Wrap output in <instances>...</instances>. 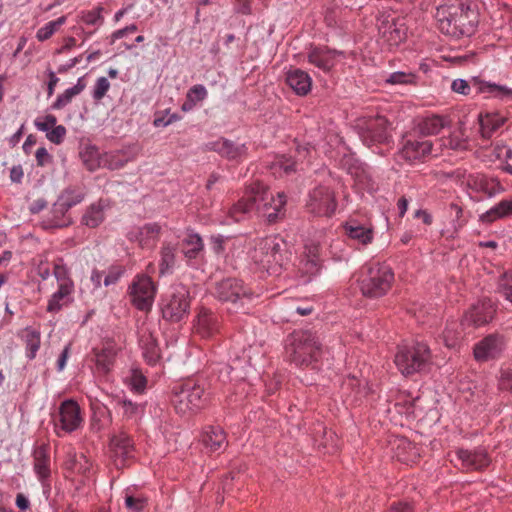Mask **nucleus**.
<instances>
[{
  "label": "nucleus",
  "mask_w": 512,
  "mask_h": 512,
  "mask_svg": "<svg viewBox=\"0 0 512 512\" xmlns=\"http://www.w3.org/2000/svg\"><path fill=\"white\" fill-rule=\"evenodd\" d=\"M346 236L361 245H368L374 238L373 226L369 222L361 223L356 219H349L343 225Z\"/></svg>",
  "instance_id": "a878e982"
},
{
  "label": "nucleus",
  "mask_w": 512,
  "mask_h": 512,
  "mask_svg": "<svg viewBox=\"0 0 512 512\" xmlns=\"http://www.w3.org/2000/svg\"><path fill=\"white\" fill-rule=\"evenodd\" d=\"M104 220V206L101 201L91 204L82 217V223L90 228L99 226Z\"/></svg>",
  "instance_id": "a18cd8bd"
},
{
  "label": "nucleus",
  "mask_w": 512,
  "mask_h": 512,
  "mask_svg": "<svg viewBox=\"0 0 512 512\" xmlns=\"http://www.w3.org/2000/svg\"><path fill=\"white\" fill-rule=\"evenodd\" d=\"M110 87L111 84L106 77H98L91 91V96L93 100L95 102H100L105 97Z\"/></svg>",
  "instance_id": "864d4df0"
},
{
  "label": "nucleus",
  "mask_w": 512,
  "mask_h": 512,
  "mask_svg": "<svg viewBox=\"0 0 512 512\" xmlns=\"http://www.w3.org/2000/svg\"><path fill=\"white\" fill-rule=\"evenodd\" d=\"M203 250L204 243L201 236L193 231H187L181 242V252L187 263L192 265V262L202 254Z\"/></svg>",
  "instance_id": "2f4dec72"
},
{
  "label": "nucleus",
  "mask_w": 512,
  "mask_h": 512,
  "mask_svg": "<svg viewBox=\"0 0 512 512\" xmlns=\"http://www.w3.org/2000/svg\"><path fill=\"white\" fill-rule=\"evenodd\" d=\"M512 216V198L502 199L488 211L480 215L482 223H492L499 219Z\"/></svg>",
  "instance_id": "e433bc0d"
},
{
  "label": "nucleus",
  "mask_w": 512,
  "mask_h": 512,
  "mask_svg": "<svg viewBox=\"0 0 512 512\" xmlns=\"http://www.w3.org/2000/svg\"><path fill=\"white\" fill-rule=\"evenodd\" d=\"M171 402L180 415L196 413L209 402V394L203 384L189 379L174 386Z\"/></svg>",
  "instance_id": "39448f33"
},
{
  "label": "nucleus",
  "mask_w": 512,
  "mask_h": 512,
  "mask_svg": "<svg viewBox=\"0 0 512 512\" xmlns=\"http://www.w3.org/2000/svg\"><path fill=\"white\" fill-rule=\"evenodd\" d=\"M132 304L141 311L151 309L156 295V285L144 274L137 275L129 287Z\"/></svg>",
  "instance_id": "ddd939ff"
},
{
  "label": "nucleus",
  "mask_w": 512,
  "mask_h": 512,
  "mask_svg": "<svg viewBox=\"0 0 512 512\" xmlns=\"http://www.w3.org/2000/svg\"><path fill=\"white\" fill-rule=\"evenodd\" d=\"M208 91L202 84L193 85L186 94L187 99H191L195 104L207 98Z\"/></svg>",
  "instance_id": "13d9d810"
},
{
  "label": "nucleus",
  "mask_w": 512,
  "mask_h": 512,
  "mask_svg": "<svg viewBox=\"0 0 512 512\" xmlns=\"http://www.w3.org/2000/svg\"><path fill=\"white\" fill-rule=\"evenodd\" d=\"M83 422L81 409L78 403L72 399L64 400L58 409V416L55 419V429L58 436L59 430L71 433L77 430Z\"/></svg>",
  "instance_id": "dca6fc26"
},
{
  "label": "nucleus",
  "mask_w": 512,
  "mask_h": 512,
  "mask_svg": "<svg viewBox=\"0 0 512 512\" xmlns=\"http://www.w3.org/2000/svg\"><path fill=\"white\" fill-rule=\"evenodd\" d=\"M147 384L146 377L138 370H132L130 377V386L133 391H144Z\"/></svg>",
  "instance_id": "680f3d73"
},
{
  "label": "nucleus",
  "mask_w": 512,
  "mask_h": 512,
  "mask_svg": "<svg viewBox=\"0 0 512 512\" xmlns=\"http://www.w3.org/2000/svg\"><path fill=\"white\" fill-rule=\"evenodd\" d=\"M504 120L497 114L487 113L479 116L480 132L483 138H490L502 126Z\"/></svg>",
  "instance_id": "79ce46f5"
},
{
  "label": "nucleus",
  "mask_w": 512,
  "mask_h": 512,
  "mask_svg": "<svg viewBox=\"0 0 512 512\" xmlns=\"http://www.w3.org/2000/svg\"><path fill=\"white\" fill-rule=\"evenodd\" d=\"M201 442L210 452H218L227 446L225 431L220 426H206L201 434Z\"/></svg>",
  "instance_id": "c756f323"
},
{
  "label": "nucleus",
  "mask_w": 512,
  "mask_h": 512,
  "mask_svg": "<svg viewBox=\"0 0 512 512\" xmlns=\"http://www.w3.org/2000/svg\"><path fill=\"white\" fill-rule=\"evenodd\" d=\"M507 346L504 335L492 333L474 345L473 355L478 362L496 360L502 356Z\"/></svg>",
  "instance_id": "4468645a"
},
{
  "label": "nucleus",
  "mask_w": 512,
  "mask_h": 512,
  "mask_svg": "<svg viewBox=\"0 0 512 512\" xmlns=\"http://www.w3.org/2000/svg\"><path fill=\"white\" fill-rule=\"evenodd\" d=\"M336 209L335 192L330 187L319 185L309 191L306 200L308 213L318 217H331Z\"/></svg>",
  "instance_id": "9b49d317"
},
{
  "label": "nucleus",
  "mask_w": 512,
  "mask_h": 512,
  "mask_svg": "<svg viewBox=\"0 0 512 512\" xmlns=\"http://www.w3.org/2000/svg\"><path fill=\"white\" fill-rule=\"evenodd\" d=\"M67 130L63 125H55L47 134L46 138L53 144L60 145L66 136Z\"/></svg>",
  "instance_id": "052dcab7"
},
{
  "label": "nucleus",
  "mask_w": 512,
  "mask_h": 512,
  "mask_svg": "<svg viewBox=\"0 0 512 512\" xmlns=\"http://www.w3.org/2000/svg\"><path fill=\"white\" fill-rule=\"evenodd\" d=\"M148 500L142 495H132L128 491L125 492L124 504L128 512H143L146 508Z\"/></svg>",
  "instance_id": "3c124183"
},
{
  "label": "nucleus",
  "mask_w": 512,
  "mask_h": 512,
  "mask_svg": "<svg viewBox=\"0 0 512 512\" xmlns=\"http://www.w3.org/2000/svg\"><path fill=\"white\" fill-rule=\"evenodd\" d=\"M296 161L286 155L276 156L270 164V169L275 176L290 175L296 172Z\"/></svg>",
  "instance_id": "a19ab883"
},
{
  "label": "nucleus",
  "mask_w": 512,
  "mask_h": 512,
  "mask_svg": "<svg viewBox=\"0 0 512 512\" xmlns=\"http://www.w3.org/2000/svg\"><path fill=\"white\" fill-rule=\"evenodd\" d=\"M73 287L59 285L57 290L50 296L47 304V312L58 313L64 307H67L73 302Z\"/></svg>",
  "instance_id": "473e14b6"
},
{
  "label": "nucleus",
  "mask_w": 512,
  "mask_h": 512,
  "mask_svg": "<svg viewBox=\"0 0 512 512\" xmlns=\"http://www.w3.org/2000/svg\"><path fill=\"white\" fill-rule=\"evenodd\" d=\"M57 118L52 114L37 117L34 120V126L38 131L45 132L46 134L56 125Z\"/></svg>",
  "instance_id": "4d7b16f0"
},
{
  "label": "nucleus",
  "mask_w": 512,
  "mask_h": 512,
  "mask_svg": "<svg viewBox=\"0 0 512 512\" xmlns=\"http://www.w3.org/2000/svg\"><path fill=\"white\" fill-rule=\"evenodd\" d=\"M117 406L124 418L135 421L142 418L146 407L144 403H134L128 399L119 400Z\"/></svg>",
  "instance_id": "37998d69"
},
{
  "label": "nucleus",
  "mask_w": 512,
  "mask_h": 512,
  "mask_svg": "<svg viewBox=\"0 0 512 512\" xmlns=\"http://www.w3.org/2000/svg\"><path fill=\"white\" fill-rule=\"evenodd\" d=\"M361 138L367 146L374 144H387L391 135L388 130V121L383 116L371 119L361 133Z\"/></svg>",
  "instance_id": "aec40b11"
},
{
  "label": "nucleus",
  "mask_w": 512,
  "mask_h": 512,
  "mask_svg": "<svg viewBox=\"0 0 512 512\" xmlns=\"http://www.w3.org/2000/svg\"><path fill=\"white\" fill-rule=\"evenodd\" d=\"M53 275L56 278L59 285H65L67 287L74 288V282L70 277L68 267L64 264L62 259H58L53 265Z\"/></svg>",
  "instance_id": "09e8293b"
},
{
  "label": "nucleus",
  "mask_w": 512,
  "mask_h": 512,
  "mask_svg": "<svg viewBox=\"0 0 512 512\" xmlns=\"http://www.w3.org/2000/svg\"><path fill=\"white\" fill-rule=\"evenodd\" d=\"M285 79L287 85L298 96H305L311 91L312 78L306 71L300 68H290L286 72Z\"/></svg>",
  "instance_id": "cd10ccee"
},
{
  "label": "nucleus",
  "mask_w": 512,
  "mask_h": 512,
  "mask_svg": "<svg viewBox=\"0 0 512 512\" xmlns=\"http://www.w3.org/2000/svg\"><path fill=\"white\" fill-rule=\"evenodd\" d=\"M36 161L38 166H45L49 162H51L52 157L48 153L47 149L45 147H40L37 149L35 153Z\"/></svg>",
  "instance_id": "338daca9"
},
{
  "label": "nucleus",
  "mask_w": 512,
  "mask_h": 512,
  "mask_svg": "<svg viewBox=\"0 0 512 512\" xmlns=\"http://www.w3.org/2000/svg\"><path fill=\"white\" fill-rule=\"evenodd\" d=\"M432 151V143L429 140H424L416 137H409L405 139L401 154L409 161L419 160Z\"/></svg>",
  "instance_id": "bb28decb"
},
{
  "label": "nucleus",
  "mask_w": 512,
  "mask_h": 512,
  "mask_svg": "<svg viewBox=\"0 0 512 512\" xmlns=\"http://www.w3.org/2000/svg\"><path fill=\"white\" fill-rule=\"evenodd\" d=\"M500 386L503 389H512V367L502 370L500 377Z\"/></svg>",
  "instance_id": "774afa93"
},
{
  "label": "nucleus",
  "mask_w": 512,
  "mask_h": 512,
  "mask_svg": "<svg viewBox=\"0 0 512 512\" xmlns=\"http://www.w3.org/2000/svg\"><path fill=\"white\" fill-rule=\"evenodd\" d=\"M204 148L207 151L218 153L229 161L242 162L248 157V147L246 144H239L222 137L207 142Z\"/></svg>",
  "instance_id": "a211bd4d"
},
{
  "label": "nucleus",
  "mask_w": 512,
  "mask_h": 512,
  "mask_svg": "<svg viewBox=\"0 0 512 512\" xmlns=\"http://www.w3.org/2000/svg\"><path fill=\"white\" fill-rule=\"evenodd\" d=\"M24 340L26 344V355L32 360L36 357V354L41 345V334L40 331L27 327L24 330Z\"/></svg>",
  "instance_id": "49530a36"
},
{
  "label": "nucleus",
  "mask_w": 512,
  "mask_h": 512,
  "mask_svg": "<svg viewBox=\"0 0 512 512\" xmlns=\"http://www.w3.org/2000/svg\"><path fill=\"white\" fill-rule=\"evenodd\" d=\"M176 265V247L170 243H163L160 249L159 274H171Z\"/></svg>",
  "instance_id": "ea45409f"
},
{
  "label": "nucleus",
  "mask_w": 512,
  "mask_h": 512,
  "mask_svg": "<svg viewBox=\"0 0 512 512\" xmlns=\"http://www.w3.org/2000/svg\"><path fill=\"white\" fill-rule=\"evenodd\" d=\"M139 344L146 362L155 365L160 359V349L156 338L150 332H144L140 336Z\"/></svg>",
  "instance_id": "c9c22d12"
},
{
  "label": "nucleus",
  "mask_w": 512,
  "mask_h": 512,
  "mask_svg": "<svg viewBox=\"0 0 512 512\" xmlns=\"http://www.w3.org/2000/svg\"><path fill=\"white\" fill-rule=\"evenodd\" d=\"M447 124L448 121L446 118L439 115H431L419 121L417 130L424 136L435 135L446 127Z\"/></svg>",
  "instance_id": "58836bf2"
},
{
  "label": "nucleus",
  "mask_w": 512,
  "mask_h": 512,
  "mask_svg": "<svg viewBox=\"0 0 512 512\" xmlns=\"http://www.w3.org/2000/svg\"><path fill=\"white\" fill-rule=\"evenodd\" d=\"M129 162L126 153L118 151H110L102 154L101 167L109 170H117L123 168Z\"/></svg>",
  "instance_id": "c03bdc74"
},
{
  "label": "nucleus",
  "mask_w": 512,
  "mask_h": 512,
  "mask_svg": "<svg viewBox=\"0 0 512 512\" xmlns=\"http://www.w3.org/2000/svg\"><path fill=\"white\" fill-rule=\"evenodd\" d=\"M469 174H467V171L463 168H457L450 173H448V177L453 179L456 183L460 184L461 186L466 187V181Z\"/></svg>",
  "instance_id": "0e129e2a"
},
{
  "label": "nucleus",
  "mask_w": 512,
  "mask_h": 512,
  "mask_svg": "<svg viewBox=\"0 0 512 512\" xmlns=\"http://www.w3.org/2000/svg\"><path fill=\"white\" fill-rule=\"evenodd\" d=\"M495 309L490 300H481L473 304L464 314L461 324L464 327H480L489 323Z\"/></svg>",
  "instance_id": "6ab92c4d"
},
{
  "label": "nucleus",
  "mask_w": 512,
  "mask_h": 512,
  "mask_svg": "<svg viewBox=\"0 0 512 512\" xmlns=\"http://www.w3.org/2000/svg\"><path fill=\"white\" fill-rule=\"evenodd\" d=\"M457 465L465 471L482 470L490 464V457L485 449H460L456 452Z\"/></svg>",
  "instance_id": "4be33fe9"
},
{
  "label": "nucleus",
  "mask_w": 512,
  "mask_h": 512,
  "mask_svg": "<svg viewBox=\"0 0 512 512\" xmlns=\"http://www.w3.org/2000/svg\"><path fill=\"white\" fill-rule=\"evenodd\" d=\"M65 22L66 16H61L56 20L49 21L38 29L36 33L37 40L41 42L48 40Z\"/></svg>",
  "instance_id": "8fccbe9b"
},
{
  "label": "nucleus",
  "mask_w": 512,
  "mask_h": 512,
  "mask_svg": "<svg viewBox=\"0 0 512 512\" xmlns=\"http://www.w3.org/2000/svg\"><path fill=\"white\" fill-rule=\"evenodd\" d=\"M451 90L455 93L467 96L474 91L476 94H486L487 97L508 99L512 97V89L493 82H488L473 77L470 82L464 79H455L451 83Z\"/></svg>",
  "instance_id": "6e6552de"
},
{
  "label": "nucleus",
  "mask_w": 512,
  "mask_h": 512,
  "mask_svg": "<svg viewBox=\"0 0 512 512\" xmlns=\"http://www.w3.org/2000/svg\"><path fill=\"white\" fill-rule=\"evenodd\" d=\"M50 464L49 446L47 444H42L35 447L33 450V469L44 490L50 489Z\"/></svg>",
  "instance_id": "412c9836"
},
{
  "label": "nucleus",
  "mask_w": 512,
  "mask_h": 512,
  "mask_svg": "<svg viewBox=\"0 0 512 512\" xmlns=\"http://www.w3.org/2000/svg\"><path fill=\"white\" fill-rule=\"evenodd\" d=\"M160 233V224L147 223L131 229L128 233V239L137 242L142 248H153L159 240Z\"/></svg>",
  "instance_id": "b1692460"
},
{
  "label": "nucleus",
  "mask_w": 512,
  "mask_h": 512,
  "mask_svg": "<svg viewBox=\"0 0 512 512\" xmlns=\"http://www.w3.org/2000/svg\"><path fill=\"white\" fill-rule=\"evenodd\" d=\"M449 214L452 217L451 225L454 232H458L464 227L466 221L463 219V209L456 203H451L448 208Z\"/></svg>",
  "instance_id": "5fc2aeb1"
},
{
  "label": "nucleus",
  "mask_w": 512,
  "mask_h": 512,
  "mask_svg": "<svg viewBox=\"0 0 512 512\" xmlns=\"http://www.w3.org/2000/svg\"><path fill=\"white\" fill-rule=\"evenodd\" d=\"M478 157L483 162L506 161L512 158V149L503 143H495L489 147L480 149Z\"/></svg>",
  "instance_id": "f704fd0d"
},
{
  "label": "nucleus",
  "mask_w": 512,
  "mask_h": 512,
  "mask_svg": "<svg viewBox=\"0 0 512 512\" xmlns=\"http://www.w3.org/2000/svg\"><path fill=\"white\" fill-rule=\"evenodd\" d=\"M499 287L504 297L512 303V274H505L500 280Z\"/></svg>",
  "instance_id": "e2e57ef3"
},
{
  "label": "nucleus",
  "mask_w": 512,
  "mask_h": 512,
  "mask_svg": "<svg viewBox=\"0 0 512 512\" xmlns=\"http://www.w3.org/2000/svg\"><path fill=\"white\" fill-rule=\"evenodd\" d=\"M102 7H97L93 10L82 11L79 14V19L86 25H101L103 23Z\"/></svg>",
  "instance_id": "6e6d98bb"
},
{
  "label": "nucleus",
  "mask_w": 512,
  "mask_h": 512,
  "mask_svg": "<svg viewBox=\"0 0 512 512\" xmlns=\"http://www.w3.org/2000/svg\"><path fill=\"white\" fill-rule=\"evenodd\" d=\"M190 309V296L184 286H176L161 302V312L165 320L179 322L187 317Z\"/></svg>",
  "instance_id": "9d476101"
},
{
  "label": "nucleus",
  "mask_w": 512,
  "mask_h": 512,
  "mask_svg": "<svg viewBox=\"0 0 512 512\" xmlns=\"http://www.w3.org/2000/svg\"><path fill=\"white\" fill-rule=\"evenodd\" d=\"M251 194H254L255 208L269 222H275L283 215L286 204V195L278 192L274 196L262 183L256 182L251 186Z\"/></svg>",
  "instance_id": "0eeeda50"
},
{
  "label": "nucleus",
  "mask_w": 512,
  "mask_h": 512,
  "mask_svg": "<svg viewBox=\"0 0 512 512\" xmlns=\"http://www.w3.org/2000/svg\"><path fill=\"white\" fill-rule=\"evenodd\" d=\"M254 208V194L250 193L247 197L239 199L229 208L228 219L223 223L229 224L230 222L242 221Z\"/></svg>",
  "instance_id": "72a5a7b5"
},
{
  "label": "nucleus",
  "mask_w": 512,
  "mask_h": 512,
  "mask_svg": "<svg viewBox=\"0 0 512 512\" xmlns=\"http://www.w3.org/2000/svg\"><path fill=\"white\" fill-rule=\"evenodd\" d=\"M195 329L203 338L213 336L219 329L218 317L211 310L201 308L197 314Z\"/></svg>",
  "instance_id": "7c9ffc66"
},
{
  "label": "nucleus",
  "mask_w": 512,
  "mask_h": 512,
  "mask_svg": "<svg viewBox=\"0 0 512 512\" xmlns=\"http://www.w3.org/2000/svg\"><path fill=\"white\" fill-rule=\"evenodd\" d=\"M406 38V29L402 24H398L393 21V23L389 26V40L393 41L395 44L404 41Z\"/></svg>",
  "instance_id": "bf43d9fd"
},
{
  "label": "nucleus",
  "mask_w": 512,
  "mask_h": 512,
  "mask_svg": "<svg viewBox=\"0 0 512 512\" xmlns=\"http://www.w3.org/2000/svg\"><path fill=\"white\" fill-rule=\"evenodd\" d=\"M85 88L86 82L84 76L79 77L73 87L67 88L63 93L57 96L50 108L52 110H61L65 108L72 102L73 98L81 94Z\"/></svg>",
  "instance_id": "4c0bfd02"
},
{
  "label": "nucleus",
  "mask_w": 512,
  "mask_h": 512,
  "mask_svg": "<svg viewBox=\"0 0 512 512\" xmlns=\"http://www.w3.org/2000/svg\"><path fill=\"white\" fill-rule=\"evenodd\" d=\"M118 350L112 341H107L101 349H94L95 364L99 373L107 374L111 371Z\"/></svg>",
  "instance_id": "c85d7f7f"
},
{
  "label": "nucleus",
  "mask_w": 512,
  "mask_h": 512,
  "mask_svg": "<svg viewBox=\"0 0 512 512\" xmlns=\"http://www.w3.org/2000/svg\"><path fill=\"white\" fill-rule=\"evenodd\" d=\"M466 189L471 199L480 200L479 194H483L488 198L504 191L503 185L495 177L475 173L469 174L466 181Z\"/></svg>",
  "instance_id": "2eb2a0df"
},
{
  "label": "nucleus",
  "mask_w": 512,
  "mask_h": 512,
  "mask_svg": "<svg viewBox=\"0 0 512 512\" xmlns=\"http://www.w3.org/2000/svg\"><path fill=\"white\" fill-rule=\"evenodd\" d=\"M395 281L393 269L385 262L365 264L358 276L361 294L370 299H378L388 294Z\"/></svg>",
  "instance_id": "7ed1b4c3"
},
{
  "label": "nucleus",
  "mask_w": 512,
  "mask_h": 512,
  "mask_svg": "<svg viewBox=\"0 0 512 512\" xmlns=\"http://www.w3.org/2000/svg\"><path fill=\"white\" fill-rule=\"evenodd\" d=\"M417 80V75L413 72H405V71H396L391 74L386 79V83L392 85H408L415 84Z\"/></svg>",
  "instance_id": "603ef678"
},
{
  "label": "nucleus",
  "mask_w": 512,
  "mask_h": 512,
  "mask_svg": "<svg viewBox=\"0 0 512 512\" xmlns=\"http://www.w3.org/2000/svg\"><path fill=\"white\" fill-rule=\"evenodd\" d=\"M111 457L116 467L125 466L135 456V444L132 437L125 431L114 433L110 438Z\"/></svg>",
  "instance_id": "f3484780"
},
{
  "label": "nucleus",
  "mask_w": 512,
  "mask_h": 512,
  "mask_svg": "<svg viewBox=\"0 0 512 512\" xmlns=\"http://www.w3.org/2000/svg\"><path fill=\"white\" fill-rule=\"evenodd\" d=\"M342 52L331 50L326 46H311L307 52L308 63L328 73L336 65L337 56Z\"/></svg>",
  "instance_id": "5701e85b"
},
{
  "label": "nucleus",
  "mask_w": 512,
  "mask_h": 512,
  "mask_svg": "<svg viewBox=\"0 0 512 512\" xmlns=\"http://www.w3.org/2000/svg\"><path fill=\"white\" fill-rule=\"evenodd\" d=\"M286 353L289 361L298 367L319 369L324 351L315 333L299 330L287 338Z\"/></svg>",
  "instance_id": "f03ea898"
},
{
  "label": "nucleus",
  "mask_w": 512,
  "mask_h": 512,
  "mask_svg": "<svg viewBox=\"0 0 512 512\" xmlns=\"http://www.w3.org/2000/svg\"><path fill=\"white\" fill-rule=\"evenodd\" d=\"M430 361L431 351L424 342H416L412 346L399 347L394 359L398 370L404 376L424 371Z\"/></svg>",
  "instance_id": "423d86ee"
},
{
  "label": "nucleus",
  "mask_w": 512,
  "mask_h": 512,
  "mask_svg": "<svg viewBox=\"0 0 512 512\" xmlns=\"http://www.w3.org/2000/svg\"><path fill=\"white\" fill-rule=\"evenodd\" d=\"M251 258L268 274L278 276L289 260L287 243L279 236L261 238L251 252Z\"/></svg>",
  "instance_id": "20e7f679"
},
{
  "label": "nucleus",
  "mask_w": 512,
  "mask_h": 512,
  "mask_svg": "<svg viewBox=\"0 0 512 512\" xmlns=\"http://www.w3.org/2000/svg\"><path fill=\"white\" fill-rule=\"evenodd\" d=\"M213 295L222 302H230L245 312L244 306L252 300V292L236 278H226L215 284Z\"/></svg>",
  "instance_id": "1a4fd4ad"
},
{
  "label": "nucleus",
  "mask_w": 512,
  "mask_h": 512,
  "mask_svg": "<svg viewBox=\"0 0 512 512\" xmlns=\"http://www.w3.org/2000/svg\"><path fill=\"white\" fill-rule=\"evenodd\" d=\"M179 119L180 117L177 114H170L168 117L165 115L156 116L153 121V125L155 127H166Z\"/></svg>",
  "instance_id": "69168bd1"
},
{
  "label": "nucleus",
  "mask_w": 512,
  "mask_h": 512,
  "mask_svg": "<svg viewBox=\"0 0 512 512\" xmlns=\"http://www.w3.org/2000/svg\"><path fill=\"white\" fill-rule=\"evenodd\" d=\"M435 19L441 33L455 39L472 36L479 22L477 11L464 0H445L437 7Z\"/></svg>",
  "instance_id": "f257e3e1"
},
{
  "label": "nucleus",
  "mask_w": 512,
  "mask_h": 512,
  "mask_svg": "<svg viewBox=\"0 0 512 512\" xmlns=\"http://www.w3.org/2000/svg\"><path fill=\"white\" fill-rule=\"evenodd\" d=\"M84 165L89 171H95L101 167L102 154L95 146H88L81 154Z\"/></svg>",
  "instance_id": "de8ad7c7"
},
{
  "label": "nucleus",
  "mask_w": 512,
  "mask_h": 512,
  "mask_svg": "<svg viewBox=\"0 0 512 512\" xmlns=\"http://www.w3.org/2000/svg\"><path fill=\"white\" fill-rule=\"evenodd\" d=\"M321 250L318 242L309 241L305 244L298 264V273L304 283L312 281L320 274L323 267Z\"/></svg>",
  "instance_id": "f8f14e48"
},
{
  "label": "nucleus",
  "mask_w": 512,
  "mask_h": 512,
  "mask_svg": "<svg viewBox=\"0 0 512 512\" xmlns=\"http://www.w3.org/2000/svg\"><path fill=\"white\" fill-rule=\"evenodd\" d=\"M83 194H75L73 191H65L58 201L53 205L54 219L50 223V227H64L70 222L61 220L58 215L64 216L65 213L73 206L79 204L83 200Z\"/></svg>",
  "instance_id": "393cba45"
}]
</instances>
